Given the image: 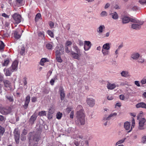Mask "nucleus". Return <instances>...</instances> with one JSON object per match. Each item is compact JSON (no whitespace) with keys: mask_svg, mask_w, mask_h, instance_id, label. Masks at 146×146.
Wrapping results in <instances>:
<instances>
[{"mask_svg":"<svg viewBox=\"0 0 146 146\" xmlns=\"http://www.w3.org/2000/svg\"><path fill=\"white\" fill-rule=\"evenodd\" d=\"M64 49L65 52L67 53H71L72 51L71 46H65Z\"/></svg>","mask_w":146,"mask_h":146,"instance_id":"obj_37","label":"nucleus"},{"mask_svg":"<svg viewBox=\"0 0 146 146\" xmlns=\"http://www.w3.org/2000/svg\"><path fill=\"white\" fill-rule=\"evenodd\" d=\"M27 78L25 77L23 78V82L24 84V88L25 89H27Z\"/></svg>","mask_w":146,"mask_h":146,"instance_id":"obj_35","label":"nucleus"},{"mask_svg":"<svg viewBox=\"0 0 146 146\" xmlns=\"http://www.w3.org/2000/svg\"><path fill=\"white\" fill-rule=\"evenodd\" d=\"M124 128L127 130H129V132L131 131L132 129V127H130V123L129 122L126 121L124 123Z\"/></svg>","mask_w":146,"mask_h":146,"instance_id":"obj_15","label":"nucleus"},{"mask_svg":"<svg viewBox=\"0 0 146 146\" xmlns=\"http://www.w3.org/2000/svg\"><path fill=\"white\" fill-rule=\"evenodd\" d=\"M72 42L70 41H67L65 44V46H70L72 44Z\"/></svg>","mask_w":146,"mask_h":146,"instance_id":"obj_48","label":"nucleus"},{"mask_svg":"<svg viewBox=\"0 0 146 146\" xmlns=\"http://www.w3.org/2000/svg\"><path fill=\"white\" fill-rule=\"evenodd\" d=\"M59 91L60 92L61 100H63L64 99L65 97L64 90L62 88H60L59 89Z\"/></svg>","mask_w":146,"mask_h":146,"instance_id":"obj_22","label":"nucleus"},{"mask_svg":"<svg viewBox=\"0 0 146 146\" xmlns=\"http://www.w3.org/2000/svg\"><path fill=\"white\" fill-rule=\"evenodd\" d=\"M126 139V138H124L123 139L119 140L115 144L116 146L118 145L119 144H121L123 143L125 141V140Z\"/></svg>","mask_w":146,"mask_h":146,"instance_id":"obj_39","label":"nucleus"},{"mask_svg":"<svg viewBox=\"0 0 146 146\" xmlns=\"http://www.w3.org/2000/svg\"><path fill=\"white\" fill-rule=\"evenodd\" d=\"M27 133V130L24 129L22 131V133L21 134V135H26Z\"/></svg>","mask_w":146,"mask_h":146,"instance_id":"obj_57","label":"nucleus"},{"mask_svg":"<svg viewBox=\"0 0 146 146\" xmlns=\"http://www.w3.org/2000/svg\"><path fill=\"white\" fill-rule=\"evenodd\" d=\"M47 34L51 37L53 38L54 37L53 33L50 30H48L47 31Z\"/></svg>","mask_w":146,"mask_h":146,"instance_id":"obj_43","label":"nucleus"},{"mask_svg":"<svg viewBox=\"0 0 146 146\" xmlns=\"http://www.w3.org/2000/svg\"><path fill=\"white\" fill-rule=\"evenodd\" d=\"M6 98L7 100L9 101L10 102H13L14 100L13 96L10 95H6Z\"/></svg>","mask_w":146,"mask_h":146,"instance_id":"obj_33","label":"nucleus"},{"mask_svg":"<svg viewBox=\"0 0 146 146\" xmlns=\"http://www.w3.org/2000/svg\"><path fill=\"white\" fill-rule=\"evenodd\" d=\"M23 0H16L17 3L21 5L23 4Z\"/></svg>","mask_w":146,"mask_h":146,"instance_id":"obj_55","label":"nucleus"},{"mask_svg":"<svg viewBox=\"0 0 146 146\" xmlns=\"http://www.w3.org/2000/svg\"><path fill=\"white\" fill-rule=\"evenodd\" d=\"M141 83L142 84H146V79H143L141 81Z\"/></svg>","mask_w":146,"mask_h":146,"instance_id":"obj_61","label":"nucleus"},{"mask_svg":"<svg viewBox=\"0 0 146 146\" xmlns=\"http://www.w3.org/2000/svg\"><path fill=\"white\" fill-rule=\"evenodd\" d=\"M52 45L50 43H47L46 44V47L48 49L52 50Z\"/></svg>","mask_w":146,"mask_h":146,"instance_id":"obj_45","label":"nucleus"},{"mask_svg":"<svg viewBox=\"0 0 146 146\" xmlns=\"http://www.w3.org/2000/svg\"><path fill=\"white\" fill-rule=\"evenodd\" d=\"M13 19V22L16 24H18L21 21V17L20 15L17 13H15L12 16Z\"/></svg>","mask_w":146,"mask_h":146,"instance_id":"obj_6","label":"nucleus"},{"mask_svg":"<svg viewBox=\"0 0 146 146\" xmlns=\"http://www.w3.org/2000/svg\"><path fill=\"white\" fill-rule=\"evenodd\" d=\"M9 59L7 58L4 60V62L2 64V66H7L9 64Z\"/></svg>","mask_w":146,"mask_h":146,"instance_id":"obj_38","label":"nucleus"},{"mask_svg":"<svg viewBox=\"0 0 146 146\" xmlns=\"http://www.w3.org/2000/svg\"><path fill=\"white\" fill-rule=\"evenodd\" d=\"M31 100L32 102H35L36 101L37 98L35 97H32Z\"/></svg>","mask_w":146,"mask_h":146,"instance_id":"obj_63","label":"nucleus"},{"mask_svg":"<svg viewBox=\"0 0 146 146\" xmlns=\"http://www.w3.org/2000/svg\"><path fill=\"white\" fill-rule=\"evenodd\" d=\"M76 110H77V115L78 112L80 114H81L82 113H84L83 108L81 105H78L76 108Z\"/></svg>","mask_w":146,"mask_h":146,"instance_id":"obj_25","label":"nucleus"},{"mask_svg":"<svg viewBox=\"0 0 146 146\" xmlns=\"http://www.w3.org/2000/svg\"><path fill=\"white\" fill-rule=\"evenodd\" d=\"M86 102L87 105L91 107H93L95 104V100L92 98H87Z\"/></svg>","mask_w":146,"mask_h":146,"instance_id":"obj_8","label":"nucleus"},{"mask_svg":"<svg viewBox=\"0 0 146 146\" xmlns=\"http://www.w3.org/2000/svg\"><path fill=\"white\" fill-rule=\"evenodd\" d=\"M56 58L57 61L58 62H62V60L60 56H56Z\"/></svg>","mask_w":146,"mask_h":146,"instance_id":"obj_53","label":"nucleus"},{"mask_svg":"<svg viewBox=\"0 0 146 146\" xmlns=\"http://www.w3.org/2000/svg\"><path fill=\"white\" fill-rule=\"evenodd\" d=\"M81 145L82 146H88V141H83L81 142Z\"/></svg>","mask_w":146,"mask_h":146,"instance_id":"obj_41","label":"nucleus"},{"mask_svg":"<svg viewBox=\"0 0 146 146\" xmlns=\"http://www.w3.org/2000/svg\"><path fill=\"white\" fill-rule=\"evenodd\" d=\"M38 35L39 37L43 39H44V31L39 32L38 33Z\"/></svg>","mask_w":146,"mask_h":146,"instance_id":"obj_34","label":"nucleus"},{"mask_svg":"<svg viewBox=\"0 0 146 146\" xmlns=\"http://www.w3.org/2000/svg\"><path fill=\"white\" fill-rule=\"evenodd\" d=\"M39 140L38 136L35 135L31 136L29 139L30 146H37L38 142Z\"/></svg>","mask_w":146,"mask_h":146,"instance_id":"obj_3","label":"nucleus"},{"mask_svg":"<svg viewBox=\"0 0 146 146\" xmlns=\"http://www.w3.org/2000/svg\"><path fill=\"white\" fill-rule=\"evenodd\" d=\"M5 128L0 125V135H3L5 132Z\"/></svg>","mask_w":146,"mask_h":146,"instance_id":"obj_42","label":"nucleus"},{"mask_svg":"<svg viewBox=\"0 0 146 146\" xmlns=\"http://www.w3.org/2000/svg\"><path fill=\"white\" fill-rule=\"evenodd\" d=\"M142 142L143 143H146V136H143L141 138Z\"/></svg>","mask_w":146,"mask_h":146,"instance_id":"obj_54","label":"nucleus"},{"mask_svg":"<svg viewBox=\"0 0 146 146\" xmlns=\"http://www.w3.org/2000/svg\"><path fill=\"white\" fill-rule=\"evenodd\" d=\"M72 108V107H69L67 108L66 109V110L68 113H69L70 111H71Z\"/></svg>","mask_w":146,"mask_h":146,"instance_id":"obj_58","label":"nucleus"},{"mask_svg":"<svg viewBox=\"0 0 146 146\" xmlns=\"http://www.w3.org/2000/svg\"><path fill=\"white\" fill-rule=\"evenodd\" d=\"M138 59V62H139L141 63H142L144 62V59L141 56H140Z\"/></svg>","mask_w":146,"mask_h":146,"instance_id":"obj_52","label":"nucleus"},{"mask_svg":"<svg viewBox=\"0 0 146 146\" xmlns=\"http://www.w3.org/2000/svg\"><path fill=\"white\" fill-rule=\"evenodd\" d=\"M3 70L6 76H10L11 75L12 73L14 72L10 68H5Z\"/></svg>","mask_w":146,"mask_h":146,"instance_id":"obj_16","label":"nucleus"},{"mask_svg":"<svg viewBox=\"0 0 146 146\" xmlns=\"http://www.w3.org/2000/svg\"><path fill=\"white\" fill-rule=\"evenodd\" d=\"M135 106L137 108H142L146 109V104L143 102L138 103L136 104Z\"/></svg>","mask_w":146,"mask_h":146,"instance_id":"obj_23","label":"nucleus"},{"mask_svg":"<svg viewBox=\"0 0 146 146\" xmlns=\"http://www.w3.org/2000/svg\"><path fill=\"white\" fill-rule=\"evenodd\" d=\"M140 55L138 52H135L133 53L131 55V57L134 60H137L140 57Z\"/></svg>","mask_w":146,"mask_h":146,"instance_id":"obj_17","label":"nucleus"},{"mask_svg":"<svg viewBox=\"0 0 146 146\" xmlns=\"http://www.w3.org/2000/svg\"><path fill=\"white\" fill-rule=\"evenodd\" d=\"M57 79V78L56 76L53 78L50 81V84L51 85H53L54 84L55 80Z\"/></svg>","mask_w":146,"mask_h":146,"instance_id":"obj_51","label":"nucleus"},{"mask_svg":"<svg viewBox=\"0 0 146 146\" xmlns=\"http://www.w3.org/2000/svg\"><path fill=\"white\" fill-rule=\"evenodd\" d=\"M30 97L29 95H28L26 97L25 104L24 106V108L26 109L28 106V105L30 101Z\"/></svg>","mask_w":146,"mask_h":146,"instance_id":"obj_18","label":"nucleus"},{"mask_svg":"<svg viewBox=\"0 0 146 146\" xmlns=\"http://www.w3.org/2000/svg\"><path fill=\"white\" fill-rule=\"evenodd\" d=\"M117 86L116 85L115 83L111 84L110 83H108L107 84V88L109 90H113Z\"/></svg>","mask_w":146,"mask_h":146,"instance_id":"obj_20","label":"nucleus"},{"mask_svg":"<svg viewBox=\"0 0 146 146\" xmlns=\"http://www.w3.org/2000/svg\"><path fill=\"white\" fill-rule=\"evenodd\" d=\"M117 113H111L106 118H104V120H108L110 119L111 117H113L117 115Z\"/></svg>","mask_w":146,"mask_h":146,"instance_id":"obj_28","label":"nucleus"},{"mask_svg":"<svg viewBox=\"0 0 146 146\" xmlns=\"http://www.w3.org/2000/svg\"><path fill=\"white\" fill-rule=\"evenodd\" d=\"M11 111V109L10 107L3 108L0 109V112L4 115H7L10 113Z\"/></svg>","mask_w":146,"mask_h":146,"instance_id":"obj_7","label":"nucleus"},{"mask_svg":"<svg viewBox=\"0 0 146 146\" xmlns=\"http://www.w3.org/2000/svg\"><path fill=\"white\" fill-rule=\"evenodd\" d=\"M48 62H49V60L47 58H43L41 59L40 62V64L42 66H43L44 65V63Z\"/></svg>","mask_w":146,"mask_h":146,"instance_id":"obj_29","label":"nucleus"},{"mask_svg":"<svg viewBox=\"0 0 146 146\" xmlns=\"http://www.w3.org/2000/svg\"><path fill=\"white\" fill-rule=\"evenodd\" d=\"M111 44L110 43H106L104 44L102 48L106 50H110V45Z\"/></svg>","mask_w":146,"mask_h":146,"instance_id":"obj_26","label":"nucleus"},{"mask_svg":"<svg viewBox=\"0 0 146 146\" xmlns=\"http://www.w3.org/2000/svg\"><path fill=\"white\" fill-rule=\"evenodd\" d=\"M110 15L112 18L115 20H117L118 19L119 16L117 13L115 12H113L110 14Z\"/></svg>","mask_w":146,"mask_h":146,"instance_id":"obj_24","label":"nucleus"},{"mask_svg":"<svg viewBox=\"0 0 146 146\" xmlns=\"http://www.w3.org/2000/svg\"><path fill=\"white\" fill-rule=\"evenodd\" d=\"M100 16L102 17H106L107 16V13L105 11H103L102 12L100 13Z\"/></svg>","mask_w":146,"mask_h":146,"instance_id":"obj_47","label":"nucleus"},{"mask_svg":"<svg viewBox=\"0 0 146 146\" xmlns=\"http://www.w3.org/2000/svg\"><path fill=\"white\" fill-rule=\"evenodd\" d=\"M83 42L81 40H79L78 42V44L80 46H82L83 45Z\"/></svg>","mask_w":146,"mask_h":146,"instance_id":"obj_64","label":"nucleus"},{"mask_svg":"<svg viewBox=\"0 0 146 146\" xmlns=\"http://www.w3.org/2000/svg\"><path fill=\"white\" fill-rule=\"evenodd\" d=\"M14 135L16 143H19V141L20 132L17 129H15L14 131Z\"/></svg>","mask_w":146,"mask_h":146,"instance_id":"obj_11","label":"nucleus"},{"mask_svg":"<svg viewBox=\"0 0 146 146\" xmlns=\"http://www.w3.org/2000/svg\"><path fill=\"white\" fill-rule=\"evenodd\" d=\"M126 7L127 9L133 11H136L139 9L138 7L136 6L134 3H132L128 4L127 5Z\"/></svg>","mask_w":146,"mask_h":146,"instance_id":"obj_10","label":"nucleus"},{"mask_svg":"<svg viewBox=\"0 0 146 146\" xmlns=\"http://www.w3.org/2000/svg\"><path fill=\"white\" fill-rule=\"evenodd\" d=\"M3 83L5 87L8 88V89H11V84L10 82L8 80H5L3 81Z\"/></svg>","mask_w":146,"mask_h":146,"instance_id":"obj_21","label":"nucleus"},{"mask_svg":"<svg viewBox=\"0 0 146 146\" xmlns=\"http://www.w3.org/2000/svg\"><path fill=\"white\" fill-rule=\"evenodd\" d=\"M18 52L21 55H23L25 52V47L23 46H21L19 48L18 50Z\"/></svg>","mask_w":146,"mask_h":146,"instance_id":"obj_27","label":"nucleus"},{"mask_svg":"<svg viewBox=\"0 0 146 146\" xmlns=\"http://www.w3.org/2000/svg\"><path fill=\"white\" fill-rule=\"evenodd\" d=\"M62 116V114L60 112H58L56 114V117L58 119H60Z\"/></svg>","mask_w":146,"mask_h":146,"instance_id":"obj_44","label":"nucleus"},{"mask_svg":"<svg viewBox=\"0 0 146 146\" xmlns=\"http://www.w3.org/2000/svg\"><path fill=\"white\" fill-rule=\"evenodd\" d=\"M41 17V15L39 13L37 14L35 17V21H37Z\"/></svg>","mask_w":146,"mask_h":146,"instance_id":"obj_50","label":"nucleus"},{"mask_svg":"<svg viewBox=\"0 0 146 146\" xmlns=\"http://www.w3.org/2000/svg\"><path fill=\"white\" fill-rule=\"evenodd\" d=\"M131 22L134 23L132 24L131 28L136 30L140 29L141 28V26L143 24V21H140L135 19H132Z\"/></svg>","mask_w":146,"mask_h":146,"instance_id":"obj_2","label":"nucleus"},{"mask_svg":"<svg viewBox=\"0 0 146 146\" xmlns=\"http://www.w3.org/2000/svg\"><path fill=\"white\" fill-rule=\"evenodd\" d=\"M84 49L85 51H88L90 48L92 44L91 42L89 41L85 40L84 41Z\"/></svg>","mask_w":146,"mask_h":146,"instance_id":"obj_12","label":"nucleus"},{"mask_svg":"<svg viewBox=\"0 0 146 146\" xmlns=\"http://www.w3.org/2000/svg\"><path fill=\"white\" fill-rule=\"evenodd\" d=\"M105 29V26L104 25H101L97 29V31L99 33H101L103 32V29Z\"/></svg>","mask_w":146,"mask_h":146,"instance_id":"obj_30","label":"nucleus"},{"mask_svg":"<svg viewBox=\"0 0 146 146\" xmlns=\"http://www.w3.org/2000/svg\"><path fill=\"white\" fill-rule=\"evenodd\" d=\"M5 45L3 41H0V50L3 51Z\"/></svg>","mask_w":146,"mask_h":146,"instance_id":"obj_40","label":"nucleus"},{"mask_svg":"<svg viewBox=\"0 0 146 146\" xmlns=\"http://www.w3.org/2000/svg\"><path fill=\"white\" fill-rule=\"evenodd\" d=\"M78 112L77 117V120L76 121V123L78 125H84L85 123V115L84 113H82L81 114H80Z\"/></svg>","mask_w":146,"mask_h":146,"instance_id":"obj_4","label":"nucleus"},{"mask_svg":"<svg viewBox=\"0 0 146 146\" xmlns=\"http://www.w3.org/2000/svg\"><path fill=\"white\" fill-rule=\"evenodd\" d=\"M121 76L127 78L130 76L128 71L127 70H123L120 73Z\"/></svg>","mask_w":146,"mask_h":146,"instance_id":"obj_19","label":"nucleus"},{"mask_svg":"<svg viewBox=\"0 0 146 146\" xmlns=\"http://www.w3.org/2000/svg\"><path fill=\"white\" fill-rule=\"evenodd\" d=\"M113 96L111 95H108L107 96V98L109 100H111L114 99Z\"/></svg>","mask_w":146,"mask_h":146,"instance_id":"obj_49","label":"nucleus"},{"mask_svg":"<svg viewBox=\"0 0 146 146\" xmlns=\"http://www.w3.org/2000/svg\"><path fill=\"white\" fill-rule=\"evenodd\" d=\"M46 112L45 111H42L38 113V115L40 116H43L46 115Z\"/></svg>","mask_w":146,"mask_h":146,"instance_id":"obj_46","label":"nucleus"},{"mask_svg":"<svg viewBox=\"0 0 146 146\" xmlns=\"http://www.w3.org/2000/svg\"><path fill=\"white\" fill-rule=\"evenodd\" d=\"M26 137L25 135H21V139L22 141H24L26 139Z\"/></svg>","mask_w":146,"mask_h":146,"instance_id":"obj_59","label":"nucleus"},{"mask_svg":"<svg viewBox=\"0 0 146 146\" xmlns=\"http://www.w3.org/2000/svg\"><path fill=\"white\" fill-rule=\"evenodd\" d=\"M18 61L17 60H15L12 63L10 67L14 72L16 71L18 69Z\"/></svg>","mask_w":146,"mask_h":146,"instance_id":"obj_13","label":"nucleus"},{"mask_svg":"<svg viewBox=\"0 0 146 146\" xmlns=\"http://www.w3.org/2000/svg\"><path fill=\"white\" fill-rule=\"evenodd\" d=\"M64 49L62 45H60L59 46H58L56 48V56H60L61 54H63Z\"/></svg>","mask_w":146,"mask_h":146,"instance_id":"obj_9","label":"nucleus"},{"mask_svg":"<svg viewBox=\"0 0 146 146\" xmlns=\"http://www.w3.org/2000/svg\"><path fill=\"white\" fill-rule=\"evenodd\" d=\"M133 19L126 16H123L121 18L122 21L123 23H127L129 21L131 22L132 19Z\"/></svg>","mask_w":146,"mask_h":146,"instance_id":"obj_14","label":"nucleus"},{"mask_svg":"<svg viewBox=\"0 0 146 146\" xmlns=\"http://www.w3.org/2000/svg\"><path fill=\"white\" fill-rule=\"evenodd\" d=\"M132 125L131 126L132 127V128L134 127L135 125V123L134 119L133 118L132 120Z\"/></svg>","mask_w":146,"mask_h":146,"instance_id":"obj_60","label":"nucleus"},{"mask_svg":"<svg viewBox=\"0 0 146 146\" xmlns=\"http://www.w3.org/2000/svg\"><path fill=\"white\" fill-rule=\"evenodd\" d=\"M36 116L35 114L33 115L31 117L30 119V122L33 123L36 120Z\"/></svg>","mask_w":146,"mask_h":146,"instance_id":"obj_32","label":"nucleus"},{"mask_svg":"<svg viewBox=\"0 0 146 146\" xmlns=\"http://www.w3.org/2000/svg\"><path fill=\"white\" fill-rule=\"evenodd\" d=\"M72 48L74 51H71V54L72 58L75 59L79 60L82 54L81 50L76 44H73Z\"/></svg>","mask_w":146,"mask_h":146,"instance_id":"obj_1","label":"nucleus"},{"mask_svg":"<svg viewBox=\"0 0 146 146\" xmlns=\"http://www.w3.org/2000/svg\"><path fill=\"white\" fill-rule=\"evenodd\" d=\"M14 36L15 38L18 39L20 38L21 35L19 34V32L17 31H16L14 32Z\"/></svg>","mask_w":146,"mask_h":146,"instance_id":"obj_36","label":"nucleus"},{"mask_svg":"<svg viewBox=\"0 0 146 146\" xmlns=\"http://www.w3.org/2000/svg\"><path fill=\"white\" fill-rule=\"evenodd\" d=\"M137 119L139 120L138 129L140 130L144 129V125L146 122V120L144 118H140V115L137 116Z\"/></svg>","mask_w":146,"mask_h":146,"instance_id":"obj_5","label":"nucleus"},{"mask_svg":"<svg viewBox=\"0 0 146 146\" xmlns=\"http://www.w3.org/2000/svg\"><path fill=\"white\" fill-rule=\"evenodd\" d=\"M139 1L141 4H146V0H139Z\"/></svg>","mask_w":146,"mask_h":146,"instance_id":"obj_56","label":"nucleus"},{"mask_svg":"<svg viewBox=\"0 0 146 146\" xmlns=\"http://www.w3.org/2000/svg\"><path fill=\"white\" fill-rule=\"evenodd\" d=\"M49 25L50 27L51 28H52L54 26V23L51 21L49 23Z\"/></svg>","mask_w":146,"mask_h":146,"instance_id":"obj_62","label":"nucleus"},{"mask_svg":"<svg viewBox=\"0 0 146 146\" xmlns=\"http://www.w3.org/2000/svg\"><path fill=\"white\" fill-rule=\"evenodd\" d=\"M102 52L104 56L108 55L110 53L109 50L102 49Z\"/></svg>","mask_w":146,"mask_h":146,"instance_id":"obj_31","label":"nucleus"}]
</instances>
